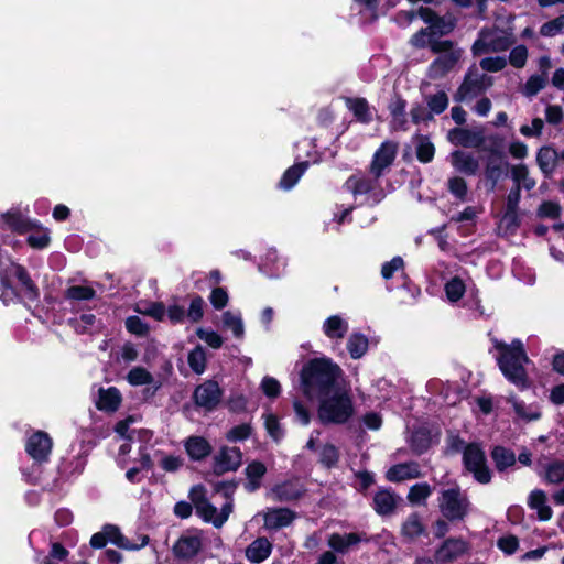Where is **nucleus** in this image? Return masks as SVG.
<instances>
[{
  "instance_id": "obj_1",
  "label": "nucleus",
  "mask_w": 564,
  "mask_h": 564,
  "mask_svg": "<svg viewBox=\"0 0 564 564\" xmlns=\"http://www.w3.org/2000/svg\"><path fill=\"white\" fill-rule=\"evenodd\" d=\"M341 376L343 369L330 358H312L300 371L301 391L307 400L314 401L339 387L338 379Z\"/></svg>"
},
{
  "instance_id": "obj_2",
  "label": "nucleus",
  "mask_w": 564,
  "mask_h": 564,
  "mask_svg": "<svg viewBox=\"0 0 564 564\" xmlns=\"http://www.w3.org/2000/svg\"><path fill=\"white\" fill-rule=\"evenodd\" d=\"M494 347L499 352L496 357L498 368L507 381L520 391L531 388L532 382L524 367L525 364L530 362V358L522 340L516 338L507 344L495 338Z\"/></svg>"
},
{
  "instance_id": "obj_3",
  "label": "nucleus",
  "mask_w": 564,
  "mask_h": 564,
  "mask_svg": "<svg viewBox=\"0 0 564 564\" xmlns=\"http://www.w3.org/2000/svg\"><path fill=\"white\" fill-rule=\"evenodd\" d=\"M315 400L318 401L317 419L324 426L346 424L355 413L350 394L340 386L329 394L321 395Z\"/></svg>"
},
{
  "instance_id": "obj_4",
  "label": "nucleus",
  "mask_w": 564,
  "mask_h": 564,
  "mask_svg": "<svg viewBox=\"0 0 564 564\" xmlns=\"http://www.w3.org/2000/svg\"><path fill=\"white\" fill-rule=\"evenodd\" d=\"M438 501L440 511L447 521H463L469 513L470 501L458 486L442 490Z\"/></svg>"
},
{
  "instance_id": "obj_5",
  "label": "nucleus",
  "mask_w": 564,
  "mask_h": 564,
  "mask_svg": "<svg viewBox=\"0 0 564 564\" xmlns=\"http://www.w3.org/2000/svg\"><path fill=\"white\" fill-rule=\"evenodd\" d=\"M464 468L471 473L475 480L479 484L486 485L491 481L492 473L487 465V458L481 445L477 442H471L464 448L463 455Z\"/></svg>"
},
{
  "instance_id": "obj_6",
  "label": "nucleus",
  "mask_w": 564,
  "mask_h": 564,
  "mask_svg": "<svg viewBox=\"0 0 564 564\" xmlns=\"http://www.w3.org/2000/svg\"><path fill=\"white\" fill-rule=\"evenodd\" d=\"M344 187L355 197L361 195L367 196L366 204L371 206L379 204L384 197L383 189L379 185V180L361 173L350 175L346 180Z\"/></svg>"
},
{
  "instance_id": "obj_7",
  "label": "nucleus",
  "mask_w": 564,
  "mask_h": 564,
  "mask_svg": "<svg viewBox=\"0 0 564 564\" xmlns=\"http://www.w3.org/2000/svg\"><path fill=\"white\" fill-rule=\"evenodd\" d=\"M491 85L492 78L484 73H479L477 67L473 65L466 72L462 84L454 94V100L456 102H463L467 99L475 98Z\"/></svg>"
},
{
  "instance_id": "obj_8",
  "label": "nucleus",
  "mask_w": 564,
  "mask_h": 564,
  "mask_svg": "<svg viewBox=\"0 0 564 564\" xmlns=\"http://www.w3.org/2000/svg\"><path fill=\"white\" fill-rule=\"evenodd\" d=\"M490 155L486 160L484 178L488 193H494L498 183L507 177L510 164L505 159V153L498 149L490 148Z\"/></svg>"
},
{
  "instance_id": "obj_9",
  "label": "nucleus",
  "mask_w": 564,
  "mask_h": 564,
  "mask_svg": "<svg viewBox=\"0 0 564 564\" xmlns=\"http://www.w3.org/2000/svg\"><path fill=\"white\" fill-rule=\"evenodd\" d=\"M398 153V143L394 141H384L373 153L368 173L376 180H380L386 171L393 164Z\"/></svg>"
},
{
  "instance_id": "obj_10",
  "label": "nucleus",
  "mask_w": 564,
  "mask_h": 564,
  "mask_svg": "<svg viewBox=\"0 0 564 564\" xmlns=\"http://www.w3.org/2000/svg\"><path fill=\"white\" fill-rule=\"evenodd\" d=\"M224 391L214 379L205 380L193 392V401L198 408L214 411L219 405Z\"/></svg>"
},
{
  "instance_id": "obj_11",
  "label": "nucleus",
  "mask_w": 564,
  "mask_h": 564,
  "mask_svg": "<svg viewBox=\"0 0 564 564\" xmlns=\"http://www.w3.org/2000/svg\"><path fill=\"white\" fill-rule=\"evenodd\" d=\"M52 447V437L41 430L33 432L25 442L26 454L39 465L50 460Z\"/></svg>"
},
{
  "instance_id": "obj_12",
  "label": "nucleus",
  "mask_w": 564,
  "mask_h": 564,
  "mask_svg": "<svg viewBox=\"0 0 564 564\" xmlns=\"http://www.w3.org/2000/svg\"><path fill=\"white\" fill-rule=\"evenodd\" d=\"M419 17L429 25L431 36H445L456 28V19L452 15H438L435 10L429 7H420Z\"/></svg>"
},
{
  "instance_id": "obj_13",
  "label": "nucleus",
  "mask_w": 564,
  "mask_h": 564,
  "mask_svg": "<svg viewBox=\"0 0 564 564\" xmlns=\"http://www.w3.org/2000/svg\"><path fill=\"white\" fill-rule=\"evenodd\" d=\"M305 494V485L295 476L275 484L270 489V497L276 502H294L303 498Z\"/></svg>"
},
{
  "instance_id": "obj_14",
  "label": "nucleus",
  "mask_w": 564,
  "mask_h": 564,
  "mask_svg": "<svg viewBox=\"0 0 564 564\" xmlns=\"http://www.w3.org/2000/svg\"><path fill=\"white\" fill-rule=\"evenodd\" d=\"M242 464V452L239 447L221 446L213 458V474L217 477L228 471H236Z\"/></svg>"
},
{
  "instance_id": "obj_15",
  "label": "nucleus",
  "mask_w": 564,
  "mask_h": 564,
  "mask_svg": "<svg viewBox=\"0 0 564 564\" xmlns=\"http://www.w3.org/2000/svg\"><path fill=\"white\" fill-rule=\"evenodd\" d=\"M468 550L467 542L460 538H447L435 550L434 560L440 564L452 563Z\"/></svg>"
},
{
  "instance_id": "obj_16",
  "label": "nucleus",
  "mask_w": 564,
  "mask_h": 564,
  "mask_svg": "<svg viewBox=\"0 0 564 564\" xmlns=\"http://www.w3.org/2000/svg\"><path fill=\"white\" fill-rule=\"evenodd\" d=\"M406 100L400 95L394 94L388 104V110L391 116V127L397 131H406L409 129L406 118Z\"/></svg>"
},
{
  "instance_id": "obj_17",
  "label": "nucleus",
  "mask_w": 564,
  "mask_h": 564,
  "mask_svg": "<svg viewBox=\"0 0 564 564\" xmlns=\"http://www.w3.org/2000/svg\"><path fill=\"white\" fill-rule=\"evenodd\" d=\"M104 528H105V534L107 535V542L108 543L110 542L122 550H128V551L140 550L141 547H144L149 543V540H150L148 535H143V536H141L140 543H132V542H130V540L127 536H124L121 533L118 525L107 523L104 525Z\"/></svg>"
},
{
  "instance_id": "obj_18",
  "label": "nucleus",
  "mask_w": 564,
  "mask_h": 564,
  "mask_svg": "<svg viewBox=\"0 0 564 564\" xmlns=\"http://www.w3.org/2000/svg\"><path fill=\"white\" fill-rule=\"evenodd\" d=\"M296 513L289 508H270L263 516L264 527L269 530H279L289 527Z\"/></svg>"
},
{
  "instance_id": "obj_19",
  "label": "nucleus",
  "mask_w": 564,
  "mask_h": 564,
  "mask_svg": "<svg viewBox=\"0 0 564 564\" xmlns=\"http://www.w3.org/2000/svg\"><path fill=\"white\" fill-rule=\"evenodd\" d=\"M13 262L0 271V301L8 306L14 301H22L19 290L13 285Z\"/></svg>"
},
{
  "instance_id": "obj_20",
  "label": "nucleus",
  "mask_w": 564,
  "mask_h": 564,
  "mask_svg": "<svg viewBox=\"0 0 564 564\" xmlns=\"http://www.w3.org/2000/svg\"><path fill=\"white\" fill-rule=\"evenodd\" d=\"M359 542H369L366 532H350L346 534L333 533L328 538V545L335 552L345 554L348 549Z\"/></svg>"
},
{
  "instance_id": "obj_21",
  "label": "nucleus",
  "mask_w": 564,
  "mask_h": 564,
  "mask_svg": "<svg viewBox=\"0 0 564 564\" xmlns=\"http://www.w3.org/2000/svg\"><path fill=\"white\" fill-rule=\"evenodd\" d=\"M202 549V540L197 535H182L173 545V554L176 558L191 560Z\"/></svg>"
},
{
  "instance_id": "obj_22",
  "label": "nucleus",
  "mask_w": 564,
  "mask_h": 564,
  "mask_svg": "<svg viewBox=\"0 0 564 564\" xmlns=\"http://www.w3.org/2000/svg\"><path fill=\"white\" fill-rule=\"evenodd\" d=\"M460 52H449L436 57L429 66V76L433 79L447 75L458 63Z\"/></svg>"
},
{
  "instance_id": "obj_23",
  "label": "nucleus",
  "mask_w": 564,
  "mask_h": 564,
  "mask_svg": "<svg viewBox=\"0 0 564 564\" xmlns=\"http://www.w3.org/2000/svg\"><path fill=\"white\" fill-rule=\"evenodd\" d=\"M13 275L22 286L25 299L30 302H37L40 300V289L32 280L28 269L20 263L13 262Z\"/></svg>"
},
{
  "instance_id": "obj_24",
  "label": "nucleus",
  "mask_w": 564,
  "mask_h": 564,
  "mask_svg": "<svg viewBox=\"0 0 564 564\" xmlns=\"http://www.w3.org/2000/svg\"><path fill=\"white\" fill-rule=\"evenodd\" d=\"M268 468L261 460L253 459L245 468V475L247 482L245 484V490L247 492H254L262 486V479L265 476Z\"/></svg>"
},
{
  "instance_id": "obj_25",
  "label": "nucleus",
  "mask_w": 564,
  "mask_h": 564,
  "mask_svg": "<svg viewBox=\"0 0 564 564\" xmlns=\"http://www.w3.org/2000/svg\"><path fill=\"white\" fill-rule=\"evenodd\" d=\"M558 162L557 150L553 145H543L536 152V164L545 178H551Z\"/></svg>"
},
{
  "instance_id": "obj_26",
  "label": "nucleus",
  "mask_w": 564,
  "mask_h": 564,
  "mask_svg": "<svg viewBox=\"0 0 564 564\" xmlns=\"http://www.w3.org/2000/svg\"><path fill=\"white\" fill-rule=\"evenodd\" d=\"M184 446L189 459L193 462H200L213 452L210 443L203 436H189L185 441Z\"/></svg>"
},
{
  "instance_id": "obj_27",
  "label": "nucleus",
  "mask_w": 564,
  "mask_h": 564,
  "mask_svg": "<svg viewBox=\"0 0 564 564\" xmlns=\"http://www.w3.org/2000/svg\"><path fill=\"white\" fill-rule=\"evenodd\" d=\"M4 224L15 234L24 235L37 227L36 220H31L19 210H10L2 215Z\"/></svg>"
},
{
  "instance_id": "obj_28",
  "label": "nucleus",
  "mask_w": 564,
  "mask_h": 564,
  "mask_svg": "<svg viewBox=\"0 0 564 564\" xmlns=\"http://www.w3.org/2000/svg\"><path fill=\"white\" fill-rule=\"evenodd\" d=\"M199 498L195 497V490H191L189 498L195 506L196 513L205 522L213 523L216 519L217 508L205 497V490L202 485H198Z\"/></svg>"
},
{
  "instance_id": "obj_29",
  "label": "nucleus",
  "mask_w": 564,
  "mask_h": 564,
  "mask_svg": "<svg viewBox=\"0 0 564 564\" xmlns=\"http://www.w3.org/2000/svg\"><path fill=\"white\" fill-rule=\"evenodd\" d=\"M398 496L390 488H380L373 496V509L379 516H389L397 508Z\"/></svg>"
},
{
  "instance_id": "obj_30",
  "label": "nucleus",
  "mask_w": 564,
  "mask_h": 564,
  "mask_svg": "<svg viewBox=\"0 0 564 564\" xmlns=\"http://www.w3.org/2000/svg\"><path fill=\"white\" fill-rule=\"evenodd\" d=\"M528 506L532 510H536L538 519L542 522L552 519L553 510L547 505V497L544 490L534 489L528 497Z\"/></svg>"
},
{
  "instance_id": "obj_31",
  "label": "nucleus",
  "mask_w": 564,
  "mask_h": 564,
  "mask_svg": "<svg viewBox=\"0 0 564 564\" xmlns=\"http://www.w3.org/2000/svg\"><path fill=\"white\" fill-rule=\"evenodd\" d=\"M121 402L122 397L118 388H100L98 391V400L96 402V408L105 412H115L119 409Z\"/></svg>"
},
{
  "instance_id": "obj_32",
  "label": "nucleus",
  "mask_w": 564,
  "mask_h": 564,
  "mask_svg": "<svg viewBox=\"0 0 564 564\" xmlns=\"http://www.w3.org/2000/svg\"><path fill=\"white\" fill-rule=\"evenodd\" d=\"M345 105L352 112L355 119L362 123L369 124L372 121V113L368 100L364 97H345Z\"/></svg>"
},
{
  "instance_id": "obj_33",
  "label": "nucleus",
  "mask_w": 564,
  "mask_h": 564,
  "mask_svg": "<svg viewBox=\"0 0 564 564\" xmlns=\"http://www.w3.org/2000/svg\"><path fill=\"white\" fill-rule=\"evenodd\" d=\"M452 164L460 173L476 175L479 171V161L471 154L460 150L452 152Z\"/></svg>"
},
{
  "instance_id": "obj_34",
  "label": "nucleus",
  "mask_w": 564,
  "mask_h": 564,
  "mask_svg": "<svg viewBox=\"0 0 564 564\" xmlns=\"http://www.w3.org/2000/svg\"><path fill=\"white\" fill-rule=\"evenodd\" d=\"M420 477L416 463H401L391 466L386 478L391 482H401L406 479H414Z\"/></svg>"
},
{
  "instance_id": "obj_35",
  "label": "nucleus",
  "mask_w": 564,
  "mask_h": 564,
  "mask_svg": "<svg viewBox=\"0 0 564 564\" xmlns=\"http://www.w3.org/2000/svg\"><path fill=\"white\" fill-rule=\"evenodd\" d=\"M272 552V544L267 538H258L246 549V557L251 563H261L265 561Z\"/></svg>"
},
{
  "instance_id": "obj_36",
  "label": "nucleus",
  "mask_w": 564,
  "mask_h": 564,
  "mask_svg": "<svg viewBox=\"0 0 564 564\" xmlns=\"http://www.w3.org/2000/svg\"><path fill=\"white\" fill-rule=\"evenodd\" d=\"M449 135L452 137V141H455L457 144L463 147H480L485 137L481 131H473L464 128H454L449 131Z\"/></svg>"
},
{
  "instance_id": "obj_37",
  "label": "nucleus",
  "mask_w": 564,
  "mask_h": 564,
  "mask_svg": "<svg viewBox=\"0 0 564 564\" xmlns=\"http://www.w3.org/2000/svg\"><path fill=\"white\" fill-rule=\"evenodd\" d=\"M490 456L495 463L496 469L499 473H502L507 468L514 466L517 462L514 452L502 445L494 446L491 448Z\"/></svg>"
},
{
  "instance_id": "obj_38",
  "label": "nucleus",
  "mask_w": 564,
  "mask_h": 564,
  "mask_svg": "<svg viewBox=\"0 0 564 564\" xmlns=\"http://www.w3.org/2000/svg\"><path fill=\"white\" fill-rule=\"evenodd\" d=\"M415 144V155L419 162L426 164L433 161L435 156V147L429 135L415 133L413 135Z\"/></svg>"
},
{
  "instance_id": "obj_39",
  "label": "nucleus",
  "mask_w": 564,
  "mask_h": 564,
  "mask_svg": "<svg viewBox=\"0 0 564 564\" xmlns=\"http://www.w3.org/2000/svg\"><path fill=\"white\" fill-rule=\"evenodd\" d=\"M401 534L409 540H415L419 536L426 534L425 527L417 512H412L408 516L405 521L402 523Z\"/></svg>"
},
{
  "instance_id": "obj_40",
  "label": "nucleus",
  "mask_w": 564,
  "mask_h": 564,
  "mask_svg": "<svg viewBox=\"0 0 564 564\" xmlns=\"http://www.w3.org/2000/svg\"><path fill=\"white\" fill-rule=\"evenodd\" d=\"M432 443L431 432L426 427H420L413 431L410 440V447L415 455L426 453Z\"/></svg>"
},
{
  "instance_id": "obj_41",
  "label": "nucleus",
  "mask_w": 564,
  "mask_h": 564,
  "mask_svg": "<svg viewBox=\"0 0 564 564\" xmlns=\"http://www.w3.org/2000/svg\"><path fill=\"white\" fill-rule=\"evenodd\" d=\"M307 167H308L307 161H303V162H300V163H296V164L290 166L283 173V175L279 182V186L285 191L291 189L299 182V180L304 174V172Z\"/></svg>"
},
{
  "instance_id": "obj_42",
  "label": "nucleus",
  "mask_w": 564,
  "mask_h": 564,
  "mask_svg": "<svg viewBox=\"0 0 564 564\" xmlns=\"http://www.w3.org/2000/svg\"><path fill=\"white\" fill-rule=\"evenodd\" d=\"M323 330L328 338L339 339L345 337L348 325L338 315H333L324 322Z\"/></svg>"
},
{
  "instance_id": "obj_43",
  "label": "nucleus",
  "mask_w": 564,
  "mask_h": 564,
  "mask_svg": "<svg viewBox=\"0 0 564 564\" xmlns=\"http://www.w3.org/2000/svg\"><path fill=\"white\" fill-rule=\"evenodd\" d=\"M346 347L352 359H359L367 352L369 340L361 333H352L347 340Z\"/></svg>"
},
{
  "instance_id": "obj_44",
  "label": "nucleus",
  "mask_w": 564,
  "mask_h": 564,
  "mask_svg": "<svg viewBox=\"0 0 564 564\" xmlns=\"http://www.w3.org/2000/svg\"><path fill=\"white\" fill-rule=\"evenodd\" d=\"M32 231L33 234H30L26 237V243L32 249L42 250L48 247L51 243V236L47 228H44L40 225L37 221V227L34 228Z\"/></svg>"
},
{
  "instance_id": "obj_45",
  "label": "nucleus",
  "mask_w": 564,
  "mask_h": 564,
  "mask_svg": "<svg viewBox=\"0 0 564 564\" xmlns=\"http://www.w3.org/2000/svg\"><path fill=\"white\" fill-rule=\"evenodd\" d=\"M97 322L96 315L93 313H84L79 317L68 318L67 325L72 327L76 334L84 335L91 332Z\"/></svg>"
},
{
  "instance_id": "obj_46",
  "label": "nucleus",
  "mask_w": 564,
  "mask_h": 564,
  "mask_svg": "<svg viewBox=\"0 0 564 564\" xmlns=\"http://www.w3.org/2000/svg\"><path fill=\"white\" fill-rule=\"evenodd\" d=\"M339 462V451L332 444L326 443L321 447L318 463L326 469H332Z\"/></svg>"
},
{
  "instance_id": "obj_47",
  "label": "nucleus",
  "mask_w": 564,
  "mask_h": 564,
  "mask_svg": "<svg viewBox=\"0 0 564 564\" xmlns=\"http://www.w3.org/2000/svg\"><path fill=\"white\" fill-rule=\"evenodd\" d=\"M187 362L193 372L196 375L204 373L207 362L205 349L200 345H197L188 352Z\"/></svg>"
},
{
  "instance_id": "obj_48",
  "label": "nucleus",
  "mask_w": 564,
  "mask_h": 564,
  "mask_svg": "<svg viewBox=\"0 0 564 564\" xmlns=\"http://www.w3.org/2000/svg\"><path fill=\"white\" fill-rule=\"evenodd\" d=\"M447 191L459 202L468 200V185L464 177L452 176L447 180Z\"/></svg>"
},
{
  "instance_id": "obj_49",
  "label": "nucleus",
  "mask_w": 564,
  "mask_h": 564,
  "mask_svg": "<svg viewBox=\"0 0 564 564\" xmlns=\"http://www.w3.org/2000/svg\"><path fill=\"white\" fill-rule=\"evenodd\" d=\"M445 294L449 302H458L465 294L466 285L459 276H453L445 283Z\"/></svg>"
},
{
  "instance_id": "obj_50",
  "label": "nucleus",
  "mask_w": 564,
  "mask_h": 564,
  "mask_svg": "<svg viewBox=\"0 0 564 564\" xmlns=\"http://www.w3.org/2000/svg\"><path fill=\"white\" fill-rule=\"evenodd\" d=\"M96 296V291L88 285H70L64 292V297L74 301H88Z\"/></svg>"
},
{
  "instance_id": "obj_51",
  "label": "nucleus",
  "mask_w": 564,
  "mask_h": 564,
  "mask_svg": "<svg viewBox=\"0 0 564 564\" xmlns=\"http://www.w3.org/2000/svg\"><path fill=\"white\" fill-rule=\"evenodd\" d=\"M544 479L549 484H561L564 481V462L555 459L544 467Z\"/></svg>"
},
{
  "instance_id": "obj_52",
  "label": "nucleus",
  "mask_w": 564,
  "mask_h": 564,
  "mask_svg": "<svg viewBox=\"0 0 564 564\" xmlns=\"http://www.w3.org/2000/svg\"><path fill=\"white\" fill-rule=\"evenodd\" d=\"M432 494L431 486L427 482H417L411 486L408 500L412 505L424 502Z\"/></svg>"
},
{
  "instance_id": "obj_53",
  "label": "nucleus",
  "mask_w": 564,
  "mask_h": 564,
  "mask_svg": "<svg viewBox=\"0 0 564 564\" xmlns=\"http://www.w3.org/2000/svg\"><path fill=\"white\" fill-rule=\"evenodd\" d=\"M127 380L134 387L152 384L154 382L152 373L143 367L132 368L127 375Z\"/></svg>"
},
{
  "instance_id": "obj_54",
  "label": "nucleus",
  "mask_w": 564,
  "mask_h": 564,
  "mask_svg": "<svg viewBox=\"0 0 564 564\" xmlns=\"http://www.w3.org/2000/svg\"><path fill=\"white\" fill-rule=\"evenodd\" d=\"M223 325L230 329L236 338L241 339L243 337L245 327L240 316H236L230 311H226L223 314Z\"/></svg>"
},
{
  "instance_id": "obj_55",
  "label": "nucleus",
  "mask_w": 564,
  "mask_h": 564,
  "mask_svg": "<svg viewBox=\"0 0 564 564\" xmlns=\"http://www.w3.org/2000/svg\"><path fill=\"white\" fill-rule=\"evenodd\" d=\"M562 207L557 202L543 200L536 210L539 218L557 219L561 217Z\"/></svg>"
},
{
  "instance_id": "obj_56",
  "label": "nucleus",
  "mask_w": 564,
  "mask_h": 564,
  "mask_svg": "<svg viewBox=\"0 0 564 564\" xmlns=\"http://www.w3.org/2000/svg\"><path fill=\"white\" fill-rule=\"evenodd\" d=\"M516 42L511 32L501 31L490 40L491 52H505Z\"/></svg>"
},
{
  "instance_id": "obj_57",
  "label": "nucleus",
  "mask_w": 564,
  "mask_h": 564,
  "mask_svg": "<svg viewBox=\"0 0 564 564\" xmlns=\"http://www.w3.org/2000/svg\"><path fill=\"white\" fill-rule=\"evenodd\" d=\"M448 106V97L445 91L441 90L427 99V107L431 113L441 115Z\"/></svg>"
},
{
  "instance_id": "obj_58",
  "label": "nucleus",
  "mask_w": 564,
  "mask_h": 564,
  "mask_svg": "<svg viewBox=\"0 0 564 564\" xmlns=\"http://www.w3.org/2000/svg\"><path fill=\"white\" fill-rule=\"evenodd\" d=\"M547 77L544 75L535 74L530 76L524 85L523 94L527 97H533L538 95L545 87Z\"/></svg>"
},
{
  "instance_id": "obj_59",
  "label": "nucleus",
  "mask_w": 564,
  "mask_h": 564,
  "mask_svg": "<svg viewBox=\"0 0 564 564\" xmlns=\"http://www.w3.org/2000/svg\"><path fill=\"white\" fill-rule=\"evenodd\" d=\"M204 305L205 302L200 295L195 294L192 297L189 307L186 312V316L192 323H198L202 321L204 316Z\"/></svg>"
},
{
  "instance_id": "obj_60",
  "label": "nucleus",
  "mask_w": 564,
  "mask_h": 564,
  "mask_svg": "<svg viewBox=\"0 0 564 564\" xmlns=\"http://www.w3.org/2000/svg\"><path fill=\"white\" fill-rule=\"evenodd\" d=\"M195 333L199 339L204 340L213 349H219L224 344L223 337L215 330L198 327Z\"/></svg>"
},
{
  "instance_id": "obj_61",
  "label": "nucleus",
  "mask_w": 564,
  "mask_h": 564,
  "mask_svg": "<svg viewBox=\"0 0 564 564\" xmlns=\"http://www.w3.org/2000/svg\"><path fill=\"white\" fill-rule=\"evenodd\" d=\"M264 426L268 434L275 442H279L284 436V432L281 427L280 421L275 414L268 413L264 415Z\"/></svg>"
},
{
  "instance_id": "obj_62",
  "label": "nucleus",
  "mask_w": 564,
  "mask_h": 564,
  "mask_svg": "<svg viewBox=\"0 0 564 564\" xmlns=\"http://www.w3.org/2000/svg\"><path fill=\"white\" fill-rule=\"evenodd\" d=\"M252 434V426L249 423H241L231 427L226 437L230 442H243Z\"/></svg>"
},
{
  "instance_id": "obj_63",
  "label": "nucleus",
  "mask_w": 564,
  "mask_h": 564,
  "mask_svg": "<svg viewBox=\"0 0 564 564\" xmlns=\"http://www.w3.org/2000/svg\"><path fill=\"white\" fill-rule=\"evenodd\" d=\"M564 32V14L545 22L540 28V34L542 36L552 37L556 35L557 33Z\"/></svg>"
},
{
  "instance_id": "obj_64",
  "label": "nucleus",
  "mask_w": 564,
  "mask_h": 564,
  "mask_svg": "<svg viewBox=\"0 0 564 564\" xmlns=\"http://www.w3.org/2000/svg\"><path fill=\"white\" fill-rule=\"evenodd\" d=\"M126 328L129 333L137 336H147L149 325L139 316L132 315L126 319Z\"/></svg>"
}]
</instances>
